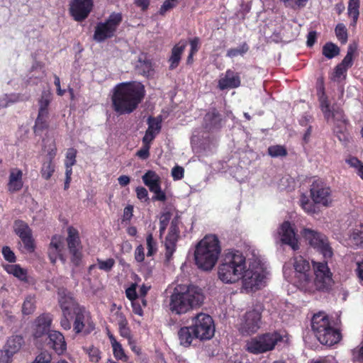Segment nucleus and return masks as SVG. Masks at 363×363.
<instances>
[{"mask_svg": "<svg viewBox=\"0 0 363 363\" xmlns=\"http://www.w3.org/2000/svg\"><path fill=\"white\" fill-rule=\"evenodd\" d=\"M47 345L52 349L57 354H63L67 350V342L62 333L51 330L45 337Z\"/></svg>", "mask_w": 363, "mask_h": 363, "instance_id": "20", "label": "nucleus"}, {"mask_svg": "<svg viewBox=\"0 0 363 363\" xmlns=\"http://www.w3.org/2000/svg\"><path fill=\"white\" fill-rule=\"evenodd\" d=\"M335 34L339 40L345 43L347 40V33L345 26L342 23H339L335 28Z\"/></svg>", "mask_w": 363, "mask_h": 363, "instance_id": "56", "label": "nucleus"}, {"mask_svg": "<svg viewBox=\"0 0 363 363\" xmlns=\"http://www.w3.org/2000/svg\"><path fill=\"white\" fill-rule=\"evenodd\" d=\"M311 328L318 341L325 345H333L341 339L339 330L331 325L328 316L323 312L313 315Z\"/></svg>", "mask_w": 363, "mask_h": 363, "instance_id": "7", "label": "nucleus"}, {"mask_svg": "<svg viewBox=\"0 0 363 363\" xmlns=\"http://www.w3.org/2000/svg\"><path fill=\"white\" fill-rule=\"evenodd\" d=\"M23 186V172L18 168H11L7 184L8 191L14 193L20 191Z\"/></svg>", "mask_w": 363, "mask_h": 363, "instance_id": "26", "label": "nucleus"}, {"mask_svg": "<svg viewBox=\"0 0 363 363\" xmlns=\"http://www.w3.org/2000/svg\"><path fill=\"white\" fill-rule=\"evenodd\" d=\"M120 335L127 339L131 337V332L128 326V320L122 313H116Z\"/></svg>", "mask_w": 363, "mask_h": 363, "instance_id": "41", "label": "nucleus"}, {"mask_svg": "<svg viewBox=\"0 0 363 363\" xmlns=\"http://www.w3.org/2000/svg\"><path fill=\"white\" fill-rule=\"evenodd\" d=\"M310 195L312 200L318 205L328 208L333 205V198L330 187L320 179L314 180L310 188Z\"/></svg>", "mask_w": 363, "mask_h": 363, "instance_id": "12", "label": "nucleus"}, {"mask_svg": "<svg viewBox=\"0 0 363 363\" xmlns=\"http://www.w3.org/2000/svg\"><path fill=\"white\" fill-rule=\"evenodd\" d=\"M277 234L282 245H287L295 250V230L289 221H284L279 228Z\"/></svg>", "mask_w": 363, "mask_h": 363, "instance_id": "22", "label": "nucleus"}, {"mask_svg": "<svg viewBox=\"0 0 363 363\" xmlns=\"http://www.w3.org/2000/svg\"><path fill=\"white\" fill-rule=\"evenodd\" d=\"M300 233L311 247L323 255L325 259L323 262L313 261L312 263L317 290L328 291L333 284V274L327 262V259H330L333 255L330 242L324 234L310 228H303Z\"/></svg>", "mask_w": 363, "mask_h": 363, "instance_id": "1", "label": "nucleus"}, {"mask_svg": "<svg viewBox=\"0 0 363 363\" xmlns=\"http://www.w3.org/2000/svg\"><path fill=\"white\" fill-rule=\"evenodd\" d=\"M281 340L282 336L279 333H267L248 340L245 350L253 354H262L274 350L276 345Z\"/></svg>", "mask_w": 363, "mask_h": 363, "instance_id": "9", "label": "nucleus"}, {"mask_svg": "<svg viewBox=\"0 0 363 363\" xmlns=\"http://www.w3.org/2000/svg\"><path fill=\"white\" fill-rule=\"evenodd\" d=\"M84 350L89 355V358L91 362L96 363L100 360L101 352L97 347L94 346H91L88 348L84 347Z\"/></svg>", "mask_w": 363, "mask_h": 363, "instance_id": "53", "label": "nucleus"}, {"mask_svg": "<svg viewBox=\"0 0 363 363\" xmlns=\"http://www.w3.org/2000/svg\"><path fill=\"white\" fill-rule=\"evenodd\" d=\"M172 218V213L169 211H166L162 213L160 218V234L162 235Z\"/></svg>", "mask_w": 363, "mask_h": 363, "instance_id": "51", "label": "nucleus"}, {"mask_svg": "<svg viewBox=\"0 0 363 363\" xmlns=\"http://www.w3.org/2000/svg\"><path fill=\"white\" fill-rule=\"evenodd\" d=\"M150 145L151 143H143V147L138 150L136 155L142 160H147L150 157Z\"/></svg>", "mask_w": 363, "mask_h": 363, "instance_id": "60", "label": "nucleus"}, {"mask_svg": "<svg viewBox=\"0 0 363 363\" xmlns=\"http://www.w3.org/2000/svg\"><path fill=\"white\" fill-rule=\"evenodd\" d=\"M320 107L325 119L328 123L333 125V132L337 135L340 141H347L348 135L346 132L347 119L346 118L343 111L337 106L335 107L333 106L330 108L329 101L324 96L320 98Z\"/></svg>", "mask_w": 363, "mask_h": 363, "instance_id": "8", "label": "nucleus"}, {"mask_svg": "<svg viewBox=\"0 0 363 363\" xmlns=\"http://www.w3.org/2000/svg\"><path fill=\"white\" fill-rule=\"evenodd\" d=\"M222 116L214 107L211 108L203 117V128L208 130H219L222 127Z\"/></svg>", "mask_w": 363, "mask_h": 363, "instance_id": "23", "label": "nucleus"}, {"mask_svg": "<svg viewBox=\"0 0 363 363\" xmlns=\"http://www.w3.org/2000/svg\"><path fill=\"white\" fill-rule=\"evenodd\" d=\"M64 248L63 239L60 235H54L50 240L48 247V257L52 264H55L59 258L63 262L65 259L62 255Z\"/></svg>", "mask_w": 363, "mask_h": 363, "instance_id": "21", "label": "nucleus"}, {"mask_svg": "<svg viewBox=\"0 0 363 363\" xmlns=\"http://www.w3.org/2000/svg\"><path fill=\"white\" fill-rule=\"evenodd\" d=\"M142 179L150 191L161 186V179L155 171L148 170Z\"/></svg>", "mask_w": 363, "mask_h": 363, "instance_id": "35", "label": "nucleus"}, {"mask_svg": "<svg viewBox=\"0 0 363 363\" xmlns=\"http://www.w3.org/2000/svg\"><path fill=\"white\" fill-rule=\"evenodd\" d=\"M13 232L23 242V248L26 252L33 253L35 250V239L33 236L32 229L24 220L18 219L13 222Z\"/></svg>", "mask_w": 363, "mask_h": 363, "instance_id": "15", "label": "nucleus"}, {"mask_svg": "<svg viewBox=\"0 0 363 363\" xmlns=\"http://www.w3.org/2000/svg\"><path fill=\"white\" fill-rule=\"evenodd\" d=\"M186 47V42L185 40H180L172 49L171 55L168 60L169 63V70L175 69L179 65L182 55Z\"/></svg>", "mask_w": 363, "mask_h": 363, "instance_id": "27", "label": "nucleus"}, {"mask_svg": "<svg viewBox=\"0 0 363 363\" xmlns=\"http://www.w3.org/2000/svg\"><path fill=\"white\" fill-rule=\"evenodd\" d=\"M94 7V0H72L69 12L75 21L82 22L89 15Z\"/></svg>", "mask_w": 363, "mask_h": 363, "instance_id": "18", "label": "nucleus"}, {"mask_svg": "<svg viewBox=\"0 0 363 363\" xmlns=\"http://www.w3.org/2000/svg\"><path fill=\"white\" fill-rule=\"evenodd\" d=\"M58 304L62 311V317L60 320L61 327L69 330L72 327L69 321L72 315L71 305V293L65 288L59 289L57 291Z\"/></svg>", "mask_w": 363, "mask_h": 363, "instance_id": "16", "label": "nucleus"}, {"mask_svg": "<svg viewBox=\"0 0 363 363\" xmlns=\"http://www.w3.org/2000/svg\"><path fill=\"white\" fill-rule=\"evenodd\" d=\"M313 117L310 115L304 116L300 121V128L298 130L299 134L301 135L303 144H306L310 141L313 127L311 123Z\"/></svg>", "mask_w": 363, "mask_h": 363, "instance_id": "29", "label": "nucleus"}, {"mask_svg": "<svg viewBox=\"0 0 363 363\" xmlns=\"http://www.w3.org/2000/svg\"><path fill=\"white\" fill-rule=\"evenodd\" d=\"M295 260L293 262L291 259L289 263H286L283 267V274L285 279L289 282H292L294 279L293 273L295 272Z\"/></svg>", "mask_w": 363, "mask_h": 363, "instance_id": "48", "label": "nucleus"}, {"mask_svg": "<svg viewBox=\"0 0 363 363\" xmlns=\"http://www.w3.org/2000/svg\"><path fill=\"white\" fill-rule=\"evenodd\" d=\"M147 248V257L154 255L157 250V242L153 238L152 233H148L146 237Z\"/></svg>", "mask_w": 363, "mask_h": 363, "instance_id": "50", "label": "nucleus"}, {"mask_svg": "<svg viewBox=\"0 0 363 363\" xmlns=\"http://www.w3.org/2000/svg\"><path fill=\"white\" fill-rule=\"evenodd\" d=\"M107 335L113 349V354L114 357L117 360L127 362L128 360V357L125 354L121 344L116 340L115 336L111 332L108 331Z\"/></svg>", "mask_w": 363, "mask_h": 363, "instance_id": "30", "label": "nucleus"}, {"mask_svg": "<svg viewBox=\"0 0 363 363\" xmlns=\"http://www.w3.org/2000/svg\"><path fill=\"white\" fill-rule=\"evenodd\" d=\"M262 313L259 309L254 308L245 314L240 325V333L242 335L255 333L260 328Z\"/></svg>", "mask_w": 363, "mask_h": 363, "instance_id": "19", "label": "nucleus"}, {"mask_svg": "<svg viewBox=\"0 0 363 363\" xmlns=\"http://www.w3.org/2000/svg\"><path fill=\"white\" fill-rule=\"evenodd\" d=\"M52 97L50 91H43L38 100V113H49V106Z\"/></svg>", "mask_w": 363, "mask_h": 363, "instance_id": "38", "label": "nucleus"}, {"mask_svg": "<svg viewBox=\"0 0 363 363\" xmlns=\"http://www.w3.org/2000/svg\"><path fill=\"white\" fill-rule=\"evenodd\" d=\"M313 274L309 261L300 256L296 257V278L299 274Z\"/></svg>", "mask_w": 363, "mask_h": 363, "instance_id": "42", "label": "nucleus"}, {"mask_svg": "<svg viewBox=\"0 0 363 363\" xmlns=\"http://www.w3.org/2000/svg\"><path fill=\"white\" fill-rule=\"evenodd\" d=\"M1 252L4 258L11 263H14L16 261V257L14 252L11 250L10 247L4 246L2 247Z\"/></svg>", "mask_w": 363, "mask_h": 363, "instance_id": "58", "label": "nucleus"}, {"mask_svg": "<svg viewBox=\"0 0 363 363\" xmlns=\"http://www.w3.org/2000/svg\"><path fill=\"white\" fill-rule=\"evenodd\" d=\"M96 261L99 269L106 272L111 271L116 263L114 259L113 258H108L106 260H102L101 259L97 258Z\"/></svg>", "mask_w": 363, "mask_h": 363, "instance_id": "54", "label": "nucleus"}, {"mask_svg": "<svg viewBox=\"0 0 363 363\" xmlns=\"http://www.w3.org/2000/svg\"><path fill=\"white\" fill-rule=\"evenodd\" d=\"M24 342V339L22 335H12L9 337L4 347L15 354L20 351Z\"/></svg>", "mask_w": 363, "mask_h": 363, "instance_id": "36", "label": "nucleus"}, {"mask_svg": "<svg viewBox=\"0 0 363 363\" xmlns=\"http://www.w3.org/2000/svg\"><path fill=\"white\" fill-rule=\"evenodd\" d=\"M52 319L49 313H43L38 316L33 324V337L38 344L48 335L51 331Z\"/></svg>", "mask_w": 363, "mask_h": 363, "instance_id": "17", "label": "nucleus"}, {"mask_svg": "<svg viewBox=\"0 0 363 363\" xmlns=\"http://www.w3.org/2000/svg\"><path fill=\"white\" fill-rule=\"evenodd\" d=\"M135 192L139 200L147 201L149 199L147 190L145 187L138 186Z\"/></svg>", "mask_w": 363, "mask_h": 363, "instance_id": "64", "label": "nucleus"}, {"mask_svg": "<svg viewBox=\"0 0 363 363\" xmlns=\"http://www.w3.org/2000/svg\"><path fill=\"white\" fill-rule=\"evenodd\" d=\"M71 308L72 315V330L76 336L86 337L96 328V323L91 312L78 303L71 294Z\"/></svg>", "mask_w": 363, "mask_h": 363, "instance_id": "6", "label": "nucleus"}, {"mask_svg": "<svg viewBox=\"0 0 363 363\" xmlns=\"http://www.w3.org/2000/svg\"><path fill=\"white\" fill-rule=\"evenodd\" d=\"M268 154L272 157H284L287 155V150L282 145H272L268 147Z\"/></svg>", "mask_w": 363, "mask_h": 363, "instance_id": "49", "label": "nucleus"}, {"mask_svg": "<svg viewBox=\"0 0 363 363\" xmlns=\"http://www.w3.org/2000/svg\"><path fill=\"white\" fill-rule=\"evenodd\" d=\"M177 335L180 345L186 347L191 345L194 339H196L191 326L182 327L179 330Z\"/></svg>", "mask_w": 363, "mask_h": 363, "instance_id": "31", "label": "nucleus"}, {"mask_svg": "<svg viewBox=\"0 0 363 363\" xmlns=\"http://www.w3.org/2000/svg\"><path fill=\"white\" fill-rule=\"evenodd\" d=\"M137 284L133 283L128 289L125 290L126 297L130 301H133L135 300L138 299V295L137 294Z\"/></svg>", "mask_w": 363, "mask_h": 363, "instance_id": "59", "label": "nucleus"}, {"mask_svg": "<svg viewBox=\"0 0 363 363\" xmlns=\"http://www.w3.org/2000/svg\"><path fill=\"white\" fill-rule=\"evenodd\" d=\"M148 128L143 138V143H151L162 128V118L160 116H150L147 119Z\"/></svg>", "mask_w": 363, "mask_h": 363, "instance_id": "25", "label": "nucleus"}, {"mask_svg": "<svg viewBox=\"0 0 363 363\" xmlns=\"http://www.w3.org/2000/svg\"><path fill=\"white\" fill-rule=\"evenodd\" d=\"M123 21L121 13H111L104 22H99L95 27L93 38L101 43L115 36L119 25Z\"/></svg>", "mask_w": 363, "mask_h": 363, "instance_id": "10", "label": "nucleus"}, {"mask_svg": "<svg viewBox=\"0 0 363 363\" xmlns=\"http://www.w3.org/2000/svg\"><path fill=\"white\" fill-rule=\"evenodd\" d=\"M340 53V48L333 43H326L323 47V55L328 59H332Z\"/></svg>", "mask_w": 363, "mask_h": 363, "instance_id": "45", "label": "nucleus"}, {"mask_svg": "<svg viewBox=\"0 0 363 363\" xmlns=\"http://www.w3.org/2000/svg\"><path fill=\"white\" fill-rule=\"evenodd\" d=\"M203 298L198 287L189 286L184 292H180L176 288L170 296L169 309L175 314L186 313L200 306L203 303Z\"/></svg>", "mask_w": 363, "mask_h": 363, "instance_id": "5", "label": "nucleus"}, {"mask_svg": "<svg viewBox=\"0 0 363 363\" xmlns=\"http://www.w3.org/2000/svg\"><path fill=\"white\" fill-rule=\"evenodd\" d=\"M28 100V97L21 94H6L0 98V108H6L12 104Z\"/></svg>", "mask_w": 363, "mask_h": 363, "instance_id": "37", "label": "nucleus"}, {"mask_svg": "<svg viewBox=\"0 0 363 363\" xmlns=\"http://www.w3.org/2000/svg\"><path fill=\"white\" fill-rule=\"evenodd\" d=\"M249 50V46L247 43H243L238 48H230L227 51L226 56L230 58L238 55H243Z\"/></svg>", "mask_w": 363, "mask_h": 363, "instance_id": "47", "label": "nucleus"}, {"mask_svg": "<svg viewBox=\"0 0 363 363\" xmlns=\"http://www.w3.org/2000/svg\"><path fill=\"white\" fill-rule=\"evenodd\" d=\"M191 327L196 339H199L200 340H210L213 337L215 333V326L213 318L206 313H199L193 320Z\"/></svg>", "mask_w": 363, "mask_h": 363, "instance_id": "11", "label": "nucleus"}, {"mask_svg": "<svg viewBox=\"0 0 363 363\" xmlns=\"http://www.w3.org/2000/svg\"><path fill=\"white\" fill-rule=\"evenodd\" d=\"M246 269L245 257L238 250L226 252L219 264L218 278L225 284H233L241 279Z\"/></svg>", "mask_w": 363, "mask_h": 363, "instance_id": "4", "label": "nucleus"}, {"mask_svg": "<svg viewBox=\"0 0 363 363\" xmlns=\"http://www.w3.org/2000/svg\"><path fill=\"white\" fill-rule=\"evenodd\" d=\"M356 50V46L350 45L347 49V52L342 62L340 63L342 66H345L347 69L352 65L353 55Z\"/></svg>", "mask_w": 363, "mask_h": 363, "instance_id": "52", "label": "nucleus"}, {"mask_svg": "<svg viewBox=\"0 0 363 363\" xmlns=\"http://www.w3.org/2000/svg\"><path fill=\"white\" fill-rule=\"evenodd\" d=\"M52 355L48 351H43L36 356L34 361L31 363H50Z\"/></svg>", "mask_w": 363, "mask_h": 363, "instance_id": "57", "label": "nucleus"}, {"mask_svg": "<svg viewBox=\"0 0 363 363\" xmlns=\"http://www.w3.org/2000/svg\"><path fill=\"white\" fill-rule=\"evenodd\" d=\"M4 270L9 274H12L20 281L28 282V271L22 268L20 264H6L4 266Z\"/></svg>", "mask_w": 363, "mask_h": 363, "instance_id": "32", "label": "nucleus"}, {"mask_svg": "<svg viewBox=\"0 0 363 363\" xmlns=\"http://www.w3.org/2000/svg\"><path fill=\"white\" fill-rule=\"evenodd\" d=\"M66 241L69 252L71 255V262L75 267H79L81 264L83 255L78 230L72 226L68 227Z\"/></svg>", "mask_w": 363, "mask_h": 363, "instance_id": "14", "label": "nucleus"}, {"mask_svg": "<svg viewBox=\"0 0 363 363\" xmlns=\"http://www.w3.org/2000/svg\"><path fill=\"white\" fill-rule=\"evenodd\" d=\"M359 0H350L348 4V15L353 19V25H355L359 17Z\"/></svg>", "mask_w": 363, "mask_h": 363, "instance_id": "46", "label": "nucleus"}, {"mask_svg": "<svg viewBox=\"0 0 363 363\" xmlns=\"http://www.w3.org/2000/svg\"><path fill=\"white\" fill-rule=\"evenodd\" d=\"M135 68L138 72L143 76L149 77L153 73L152 62L146 58L144 60L140 58Z\"/></svg>", "mask_w": 363, "mask_h": 363, "instance_id": "40", "label": "nucleus"}, {"mask_svg": "<svg viewBox=\"0 0 363 363\" xmlns=\"http://www.w3.org/2000/svg\"><path fill=\"white\" fill-rule=\"evenodd\" d=\"M220 253L221 245L218 236L208 234L196 245L195 264L200 269L211 271L216 266Z\"/></svg>", "mask_w": 363, "mask_h": 363, "instance_id": "3", "label": "nucleus"}, {"mask_svg": "<svg viewBox=\"0 0 363 363\" xmlns=\"http://www.w3.org/2000/svg\"><path fill=\"white\" fill-rule=\"evenodd\" d=\"M55 170V164L54 162L50 160H44L40 168V174L42 177L48 180L51 178Z\"/></svg>", "mask_w": 363, "mask_h": 363, "instance_id": "44", "label": "nucleus"}, {"mask_svg": "<svg viewBox=\"0 0 363 363\" xmlns=\"http://www.w3.org/2000/svg\"><path fill=\"white\" fill-rule=\"evenodd\" d=\"M242 289L247 292H252L259 290L264 279H265L264 272L262 267L259 265L250 266L242 274Z\"/></svg>", "mask_w": 363, "mask_h": 363, "instance_id": "13", "label": "nucleus"}, {"mask_svg": "<svg viewBox=\"0 0 363 363\" xmlns=\"http://www.w3.org/2000/svg\"><path fill=\"white\" fill-rule=\"evenodd\" d=\"M13 355L12 352L4 347L0 352V363H11Z\"/></svg>", "mask_w": 363, "mask_h": 363, "instance_id": "62", "label": "nucleus"}, {"mask_svg": "<svg viewBox=\"0 0 363 363\" xmlns=\"http://www.w3.org/2000/svg\"><path fill=\"white\" fill-rule=\"evenodd\" d=\"M151 192L154 193V196L152 198V201H158L165 202L167 201V195L164 191L162 190L161 186L155 189Z\"/></svg>", "mask_w": 363, "mask_h": 363, "instance_id": "61", "label": "nucleus"}, {"mask_svg": "<svg viewBox=\"0 0 363 363\" xmlns=\"http://www.w3.org/2000/svg\"><path fill=\"white\" fill-rule=\"evenodd\" d=\"M77 150L74 147H70L67 149L65 155V164L74 166L77 163Z\"/></svg>", "mask_w": 363, "mask_h": 363, "instance_id": "55", "label": "nucleus"}, {"mask_svg": "<svg viewBox=\"0 0 363 363\" xmlns=\"http://www.w3.org/2000/svg\"><path fill=\"white\" fill-rule=\"evenodd\" d=\"M49 116L50 113H38L35 121L33 126V132L35 135H40L43 131L49 128Z\"/></svg>", "mask_w": 363, "mask_h": 363, "instance_id": "34", "label": "nucleus"}, {"mask_svg": "<svg viewBox=\"0 0 363 363\" xmlns=\"http://www.w3.org/2000/svg\"><path fill=\"white\" fill-rule=\"evenodd\" d=\"M184 169L182 167L175 166L172 169V177L174 180H179L184 177Z\"/></svg>", "mask_w": 363, "mask_h": 363, "instance_id": "63", "label": "nucleus"}, {"mask_svg": "<svg viewBox=\"0 0 363 363\" xmlns=\"http://www.w3.org/2000/svg\"><path fill=\"white\" fill-rule=\"evenodd\" d=\"M145 96V86L140 82L119 83L113 89L112 108L119 115L130 114L138 108Z\"/></svg>", "mask_w": 363, "mask_h": 363, "instance_id": "2", "label": "nucleus"}, {"mask_svg": "<svg viewBox=\"0 0 363 363\" xmlns=\"http://www.w3.org/2000/svg\"><path fill=\"white\" fill-rule=\"evenodd\" d=\"M179 238V235L168 233L165 238V257L169 261L176 250L177 243Z\"/></svg>", "mask_w": 363, "mask_h": 363, "instance_id": "33", "label": "nucleus"}, {"mask_svg": "<svg viewBox=\"0 0 363 363\" xmlns=\"http://www.w3.org/2000/svg\"><path fill=\"white\" fill-rule=\"evenodd\" d=\"M35 297L28 295L26 297L22 305V313L25 315L33 313L35 310Z\"/></svg>", "mask_w": 363, "mask_h": 363, "instance_id": "43", "label": "nucleus"}, {"mask_svg": "<svg viewBox=\"0 0 363 363\" xmlns=\"http://www.w3.org/2000/svg\"><path fill=\"white\" fill-rule=\"evenodd\" d=\"M240 74L232 69H227L225 76L218 80V86L220 90L235 89L240 86Z\"/></svg>", "mask_w": 363, "mask_h": 363, "instance_id": "24", "label": "nucleus"}, {"mask_svg": "<svg viewBox=\"0 0 363 363\" xmlns=\"http://www.w3.org/2000/svg\"><path fill=\"white\" fill-rule=\"evenodd\" d=\"M296 289L304 293H313L316 289L313 274H299L296 280Z\"/></svg>", "mask_w": 363, "mask_h": 363, "instance_id": "28", "label": "nucleus"}, {"mask_svg": "<svg viewBox=\"0 0 363 363\" xmlns=\"http://www.w3.org/2000/svg\"><path fill=\"white\" fill-rule=\"evenodd\" d=\"M300 205L305 212L309 214H315L319 212L318 203L313 200H310L306 195H302L300 199Z\"/></svg>", "mask_w": 363, "mask_h": 363, "instance_id": "39", "label": "nucleus"}]
</instances>
